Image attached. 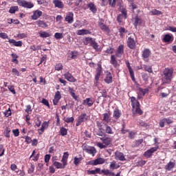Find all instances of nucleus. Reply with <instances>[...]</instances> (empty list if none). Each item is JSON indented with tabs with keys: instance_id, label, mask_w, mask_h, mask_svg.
I'll return each mask as SVG.
<instances>
[{
	"instance_id": "f257e3e1",
	"label": "nucleus",
	"mask_w": 176,
	"mask_h": 176,
	"mask_svg": "<svg viewBox=\"0 0 176 176\" xmlns=\"http://www.w3.org/2000/svg\"><path fill=\"white\" fill-rule=\"evenodd\" d=\"M131 105L133 107V113H138V115H142V110L140 109V102L135 99V97L132 96L131 98Z\"/></svg>"
},
{
	"instance_id": "f03ea898",
	"label": "nucleus",
	"mask_w": 176,
	"mask_h": 176,
	"mask_svg": "<svg viewBox=\"0 0 176 176\" xmlns=\"http://www.w3.org/2000/svg\"><path fill=\"white\" fill-rule=\"evenodd\" d=\"M173 78V70L165 69L164 71V78H162L163 83H170Z\"/></svg>"
},
{
	"instance_id": "7ed1b4c3",
	"label": "nucleus",
	"mask_w": 176,
	"mask_h": 176,
	"mask_svg": "<svg viewBox=\"0 0 176 176\" xmlns=\"http://www.w3.org/2000/svg\"><path fill=\"white\" fill-rule=\"evenodd\" d=\"M85 45H91V46H92V47H94V49L95 50H100V49L98 48V44L96 42V41L94 39H93L91 37H87L85 38Z\"/></svg>"
},
{
	"instance_id": "20e7f679",
	"label": "nucleus",
	"mask_w": 176,
	"mask_h": 176,
	"mask_svg": "<svg viewBox=\"0 0 176 176\" xmlns=\"http://www.w3.org/2000/svg\"><path fill=\"white\" fill-rule=\"evenodd\" d=\"M18 5H19V6H23V8H27L28 9L34 8V4L32 3L25 0H18Z\"/></svg>"
},
{
	"instance_id": "39448f33",
	"label": "nucleus",
	"mask_w": 176,
	"mask_h": 176,
	"mask_svg": "<svg viewBox=\"0 0 176 176\" xmlns=\"http://www.w3.org/2000/svg\"><path fill=\"white\" fill-rule=\"evenodd\" d=\"M121 13L117 17L118 23H122L123 19H127V10H126V8H122Z\"/></svg>"
},
{
	"instance_id": "423d86ee",
	"label": "nucleus",
	"mask_w": 176,
	"mask_h": 176,
	"mask_svg": "<svg viewBox=\"0 0 176 176\" xmlns=\"http://www.w3.org/2000/svg\"><path fill=\"white\" fill-rule=\"evenodd\" d=\"M83 150L85 151L87 153H89V155H91L92 156H95L97 153V150H96V148L93 146H85L83 148Z\"/></svg>"
},
{
	"instance_id": "0eeeda50",
	"label": "nucleus",
	"mask_w": 176,
	"mask_h": 176,
	"mask_svg": "<svg viewBox=\"0 0 176 176\" xmlns=\"http://www.w3.org/2000/svg\"><path fill=\"white\" fill-rule=\"evenodd\" d=\"M152 53L149 49H144L142 52V57L144 61L148 63L149 57Z\"/></svg>"
},
{
	"instance_id": "6e6552de",
	"label": "nucleus",
	"mask_w": 176,
	"mask_h": 176,
	"mask_svg": "<svg viewBox=\"0 0 176 176\" xmlns=\"http://www.w3.org/2000/svg\"><path fill=\"white\" fill-rule=\"evenodd\" d=\"M105 163V160L104 158L99 157L95 160L89 162V164L91 166H98V164H104Z\"/></svg>"
},
{
	"instance_id": "1a4fd4ad",
	"label": "nucleus",
	"mask_w": 176,
	"mask_h": 176,
	"mask_svg": "<svg viewBox=\"0 0 176 176\" xmlns=\"http://www.w3.org/2000/svg\"><path fill=\"white\" fill-rule=\"evenodd\" d=\"M87 120V115L86 113L81 114L76 122V126H80L83 122Z\"/></svg>"
},
{
	"instance_id": "9d476101",
	"label": "nucleus",
	"mask_w": 176,
	"mask_h": 176,
	"mask_svg": "<svg viewBox=\"0 0 176 176\" xmlns=\"http://www.w3.org/2000/svg\"><path fill=\"white\" fill-rule=\"evenodd\" d=\"M103 122H106V123H115L114 120H111V114L109 113H103Z\"/></svg>"
},
{
	"instance_id": "9b49d317",
	"label": "nucleus",
	"mask_w": 176,
	"mask_h": 176,
	"mask_svg": "<svg viewBox=\"0 0 176 176\" xmlns=\"http://www.w3.org/2000/svg\"><path fill=\"white\" fill-rule=\"evenodd\" d=\"M157 149H159V146L150 148L149 150L146 151L144 153V156L146 157H151V156H152V153H153L154 152H156Z\"/></svg>"
},
{
	"instance_id": "f8f14e48",
	"label": "nucleus",
	"mask_w": 176,
	"mask_h": 176,
	"mask_svg": "<svg viewBox=\"0 0 176 176\" xmlns=\"http://www.w3.org/2000/svg\"><path fill=\"white\" fill-rule=\"evenodd\" d=\"M127 46L129 49H135V41L131 37H129L127 40Z\"/></svg>"
},
{
	"instance_id": "ddd939ff",
	"label": "nucleus",
	"mask_w": 176,
	"mask_h": 176,
	"mask_svg": "<svg viewBox=\"0 0 176 176\" xmlns=\"http://www.w3.org/2000/svg\"><path fill=\"white\" fill-rule=\"evenodd\" d=\"M65 20L69 23V24H72V23H74V13L72 12H68L66 14Z\"/></svg>"
},
{
	"instance_id": "4468645a",
	"label": "nucleus",
	"mask_w": 176,
	"mask_h": 176,
	"mask_svg": "<svg viewBox=\"0 0 176 176\" xmlns=\"http://www.w3.org/2000/svg\"><path fill=\"white\" fill-rule=\"evenodd\" d=\"M124 46H123V45H119L116 52V56L117 57H122V56H123V53H124Z\"/></svg>"
},
{
	"instance_id": "2eb2a0df",
	"label": "nucleus",
	"mask_w": 176,
	"mask_h": 176,
	"mask_svg": "<svg viewBox=\"0 0 176 176\" xmlns=\"http://www.w3.org/2000/svg\"><path fill=\"white\" fill-rule=\"evenodd\" d=\"M95 100L93 98H88L83 100V105H87L88 107H91L94 104Z\"/></svg>"
},
{
	"instance_id": "dca6fc26",
	"label": "nucleus",
	"mask_w": 176,
	"mask_h": 176,
	"mask_svg": "<svg viewBox=\"0 0 176 176\" xmlns=\"http://www.w3.org/2000/svg\"><path fill=\"white\" fill-rule=\"evenodd\" d=\"M115 159L116 160H120L121 162H123L124 160H126V158L124 157V155L123 153H120L119 151H117L115 153Z\"/></svg>"
},
{
	"instance_id": "f3484780",
	"label": "nucleus",
	"mask_w": 176,
	"mask_h": 176,
	"mask_svg": "<svg viewBox=\"0 0 176 176\" xmlns=\"http://www.w3.org/2000/svg\"><path fill=\"white\" fill-rule=\"evenodd\" d=\"M43 12L42 11L37 10L33 12V14L32 15V20H38L41 16H42Z\"/></svg>"
},
{
	"instance_id": "a211bd4d",
	"label": "nucleus",
	"mask_w": 176,
	"mask_h": 176,
	"mask_svg": "<svg viewBox=\"0 0 176 176\" xmlns=\"http://www.w3.org/2000/svg\"><path fill=\"white\" fill-rule=\"evenodd\" d=\"M61 99V94L60 91H57L54 96V99L53 100L54 105L58 104V101Z\"/></svg>"
},
{
	"instance_id": "6ab92c4d",
	"label": "nucleus",
	"mask_w": 176,
	"mask_h": 176,
	"mask_svg": "<svg viewBox=\"0 0 176 176\" xmlns=\"http://www.w3.org/2000/svg\"><path fill=\"white\" fill-rule=\"evenodd\" d=\"M102 75V68L101 67V65H98L97 73L95 77V80L96 82H98V79H100V76Z\"/></svg>"
},
{
	"instance_id": "aec40b11",
	"label": "nucleus",
	"mask_w": 176,
	"mask_h": 176,
	"mask_svg": "<svg viewBox=\"0 0 176 176\" xmlns=\"http://www.w3.org/2000/svg\"><path fill=\"white\" fill-rule=\"evenodd\" d=\"M110 63L112 64V65H113L115 68H118V67H119V61L116 60V58L114 55L111 56Z\"/></svg>"
},
{
	"instance_id": "412c9836",
	"label": "nucleus",
	"mask_w": 176,
	"mask_h": 176,
	"mask_svg": "<svg viewBox=\"0 0 176 176\" xmlns=\"http://www.w3.org/2000/svg\"><path fill=\"white\" fill-rule=\"evenodd\" d=\"M49 127V123L47 122H44L42 125L41 128L38 129V134H43V131L46 130Z\"/></svg>"
},
{
	"instance_id": "4be33fe9",
	"label": "nucleus",
	"mask_w": 176,
	"mask_h": 176,
	"mask_svg": "<svg viewBox=\"0 0 176 176\" xmlns=\"http://www.w3.org/2000/svg\"><path fill=\"white\" fill-rule=\"evenodd\" d=\"M63 76H65V78L69 82H75L76 80L74 76H72V74H71L69 72H66Z\"/></svg>"
},
{
	"instance_id": "5701e85b",
	"label": "nucleus",
	"mask_w": 176,
	"mask_h": 176,
	"mask_svg": "<svg viewBox=\"0 0 176 176\" xmlns=\"http://www.w3.org/2000/svg\"><path fill=\"white\" fill-rule=\"evenodd\" d=\"M87 8H89V10H91L92 13H97V7L94 3H89L87 4Z\"/></svg>"
},
{
	"instance_id": "b1692460",
	"label": "nucleus",
	"mask_w": 176,
	"mask_h": 176,
	"mask_svg": "<svg viewBox=\"0 0 176 176\" xmlns=\"http://www.w3.org/2000/svg\"><path fill=\"white\" fill-rule=\"evenodd\" d=\"M98 127L99 128V131L97 133L98 135H100V137H102L105 133H104V129H102V125H101V123L100 122H97Z\"/></svg>"
},
{
	"instance_id": "393cba45",
	"label": "nucleus",
	"mask_w": 176,
	"mask_h": 176,
	"mask_svg": "<svg viewBox=\"0 0 176 176\" xmlns=\"http://www.w3.org/2000/svg\"><path fill=\"white\" fill-rule=\"evenodd\" d=\"M54 4L55 5V7L58 9H63V8H64V3L60 0H54Z\"/></svg>"
},
{
	"instance_id": "a878e982",
	"label": "nucleus",
	"mask_w": 176,
	"mask_h": 176,
	"mask_svg": "<svg viewBox=\"0 0 176 176\" xmlns=\"http://www.w3.org/2000/svg\"><path fill=\"white\" fill-rule=\"evenodd\" d=\"M68 156H69V154H68V152H65L63 153L61 162L64 166H67V162L68 160Z\"/></svg>"
},
{
	"instance_id": "bb28decb",
	"label": "nucleus",
	"mask_w": 176,
	"mask_h": 176,
	"mask_svg": "<svg viewBox=\"0 0 176 176\" xmlns=\"http://www.w3.org/2000/svg\"><path fill=\"white\" fill-rule=\"evenodd\" d=\"M122 116V111L119 109H115L113 113V117L114 119H119Z\"/></svg>"
},
{
	"instance_id": "cd10ccee",
	"label": "nucleus",
	"mask_w": 176,
	"mask_h": 176,
	"mask_svg": "<svg viewBox=\"0 0 176 176\" xmlns=\"http://www.w3.org/2000/svg\"><path fill=\"white\" fill-rule=\"evenodd\" d=\"M36 23L38 27H41V28H47L48 25L47 23H46L43 21L38 20Z\"/></svg>"
},
{
	"instance_id": "c85d7f7f",
	"label": "nucleus",
	"mask_w": 176,
	"mask_h": 176,
	"mask_svg": "<svg viewBox=\"0 0 176 176\" xmlns=\"http://www.w3.org/2000/svg\"><path fill=\"white\" fill-rule=\"evenodd\" d=\"M173 40H174V37H173L172 35L165 34L164 36V38H163L164 42H173Z\"/></svg>"
},
{
	"instance_id": "c756f323",
	"label": "nucleus",
	"mask_w": 176,
	"mask_h": 176,
	"mask_svg": "<svg viewBox=\"0 0 176 176\" xmlns=\"http://www.w3.org/2000/svg\"><path fill=\"white\" fill-rule=\"evenodd\" d=\"M104 82L106 83H112V75L111 74L110 72H107L106 74V78H104Z\"/></svg>"
},
{
	"instance_id": "7c9ffc66",
	"label": "nucleus",
	"mask_w": 176,
	"mask_h": 176,
	"mask_svg": "<svg viewBox=\"0 0 176 176\" xmlns=\"http://www.w3.org/2000/svg\"><path fill=\"white\" fill-rule=\"evenodd\" d=\"M89 34H91L90 31L85 29L77 31V35H87Z\"/></svg>"
},
{
	"instance_id": "2f4dec72",
	"label": "nucleus",
	"mask_w": 176,
	"mask_h": 176,
	"mask_svg": "<svg viewBox=\"0 0 176 176\" xmlns=\"http://www.w3.org/2000/svg\"><path fill=\"white\" fill-rule=\"evenodd\" d=\"M138 25H142V20L138 18V16H136L135 18L134 26L135 27V28H137Z\"/></svg>"
},
{
	"instance_id": "473e14b6",
	"label": "nucleus",
	"mask_w": 176,
	"mask_h": 176,
	"mask_svg": "<svg viewBox=\"0 0 176 176\" xmlns=\"http://www.w3.org/2000/svg\"><path fill=\"white\" fill-rule=\"evenodd\" d=\"M119 167H120V165L116 164L115 161L110 163L109 168L111 170H116V168H119Z\"/></svg>"
},
{
	"instance_id": "72a5a7b5",
	"label": "nucleus",
	"mask_w": 176,
	"mask_h": 176,
	"mask_svg": "<svg viewBox=\"0 0 176 176\" xmlns=\"http://www.w3.org/2000/svg\"><path fill=\"white\" fill-rule=\"evenodd\" d=\"M175 167V163L173 162H170L168 163V164L165 166L166 170H168L170 171L172 168H174Z\"/></svg>"
},
{
	"instance_id": "f704fd0d",
	"label": "nucleus",
	"mask_w": 176,
	"mask_h": 176,
	"mask_svg": "<svg viewBox=\"0 0 176 176\" xmlns=\"http://www.w3.org/2000/svg\"><path fill=\"white\" fill-rule=\"evenodd\" d=\"M100 30H102V31H103V32H106L107 34H109V32L111 31V30L109 29V28L106 25H102L101 26H99Z\"/></svg>"
},
{
	"instance_id": "c9c22d12",
	"label": "nucleus",
	"mask_w": 176,
	"mask_h": 176,
	"mask_svg": "<svg viewBox=\"0 0 176 176\" xmlns=\"http://www.w3.org/2000/svg\"><path fill=\"white\" fill-rule=\"evenodd\" d=\"M54 166L56 167V168H65L66 165H64V164H61L58 162H54Z\"/></svg>"
},
{
	"instance_id": "e433bc0d",
	"label": "nucleus",
	"mask_w": 176,
	"mask_h": 176,
	"mask_svg": "<svg viewBox=\"0 0 176 176\" xmlns=\"http://www.w3.org/2000/svg\"><path fill=\"white\" fill-rule=\"evenodd\" d=\"M105 133H107V134H113V131H112V128L107 124H105Z\"/></svg>"
},
{
	"instance_id": "4c0bfd02",
	"label": "nucleus",
	"mask_w": 176,
	"mask_h": 176,
	"mask_svg": "<svg viewBox=\"0 0 176 176\" xmlns=\"http://www.w3.org/2000/svg\"><path fill=\"white\" fill-rule=\"evenodd\" d=\"M63 120L66 122V123H74V120H75V119L74 117H65Z\"/></svg>"
},
{
	"instance_id": "58836bf2",
	"label": "nucleus",
	"mask_w": 176,
	"mask_h": 176,
	"mask_svg": "<svg viewBox=\"0 0 176 176\" xmlns=\"http://www.w3.org/2000/svg\"><path fill=\"white\" fill-rule=\"evenodd\" d=\"M148 91H149V89H142V88L139 89V94H140L141 96L146 95V93H148Z\"/></svg>"
},
{
	"instance_id": "ea45409f",
	"label": "nucleus",
	"mask_w": 176,
	"mask_h": 176,
	"mask_svg": "<svg viewBox=\"0 0 176 176\" xmlns=\"http://www.w3.org/2000/svg\"><path fill=\"white\" fill-rule=\"evenodd\" d=\"M150 13H151V14H153V16H155V15L159 16V15L162 14V12H160V11H159V10H155V9L152 10L150 12Z\"/></svg>"
},
{
	"instance_id": "a19ab883",
	"label": "nucleus",
	"mask_w": 176,
	"mask_h": 176,
	"mask_svg": "<svg viewBox=\"0 0 176 176\" xmlns=\"http://www.w3.org/2000/svg\"><path fill=\"white\" fill-rule=\"evenodd\" d=\"M39 35L41 38H49L50 36V34L46 32H41L39 33Z\"/></svg>"
},
{
	"instance_id": "79ce46f5",
	"label": "nucleus",
	"mask_w": 176,
	"mask_h": 176,
	"mask_svg": "<svg viewBox=\"0 0 176 176\" xmlns=\"http://www.w3.org/2000/svg\"><path fill=\"white\" fill-rule=\"evenodd\" d=\"M144 70L147 72H149V74H152L153 72V70H152V66L149 65H144Z\"/></svg>"
},
{
	"instance_id": "37998d69",
	"label": "nucleus",
	"mask_w": 176,
	"mask_h": 176,
	"mask_svg": "<svg viewBox=\"0 0 176 176\" xmlns=\"http://www.w3.org/2000/svg\"><path fill=\"white\" fill-rule=\"evenodd\" d=\"M17 10H19V7L13 6L10 8L9 12L13 14V13H16V12H17Z\"/></svg>"
},
{
	"instance_id": "c03bdc74",
	"label": "nucleus",
	"mask_w": 176,
	"mask_h": 176,
	"mask_svg": "<svg viewBox=\"0 0 176 176\" xmlns=\"http://www.w3.org/2000/svg\"><path fill=\"white\" fill-rule=\"evenodd\" d=\"M54 38H56V39H63L64 36H63V33L56 32L54 34Z\"/></svg>"
},
{
	"instance_id": "a18cd8bd",
	"label": "nucleus",
	"mask_w": 176,
	"mask_h": 176,
	"mask_svg": "<svg viewBox=\"0 0 176 176\" xmlns=\"http://www.w3.org/2000/svg\"><path fill=\"white\" fill-rule=\"evenodd\" d=\"M60 135H63V136L67 135V129L64 127L60 128Z\"/></svg>"
},
{
	"instance_id": "49530a36",
	"label": "nucleus",
	"mask_w": 176,
	"mask_h": 176,
	"mask_svg": "<svg viewBox=\"0 0 176 176\" xmlns=\"http://www.w3.org/2000/svg\"><path fill=\"white\" fill-rule=\"evenodd\" d=\"M103 144H104V146H108V145H111V140L108 138H105L104 140H103Z\"/></svg>"
},
{
	"instance_id": "de8ad7c7",
	"label": "nucleus",
	"mask_w": 176,
	"mask_h": 176,
	"mask_svg": "<svg viewBox=\"0 0 176 176\" xmlns=\"http://www.w3.org/2000/svg\"><path fill=\"white\" fill-rule=\"evenodd\" d=\"M37 3L38 5H43L44 6H47V2L46 0H37Z\"/></svg>"
},
{
	"instance_id": "09e8293b",
	"label": "nucleus",
	"mask_w": 176,
	"mask_h": 176,
	"mask_svg": "<svg viewBox=\"0 0 176 176\" xmlns=\"http://www.w3.org/2000/svg\"><path fill=\"white\" fill-rule=\"evenodd\" d=\"M79 162H82V157H74V164H76V166H78V164H79Z\"/></svg>"
},
{
	"instance_id": "8fccbe9b",
	"label": "nucleus",
	"mask_w": 176,
	"mask_h": 176,
	"mask_svg": "<svg viewBox=\"0 0 176 176\" xmlns=\"http://www.w3.org/2000/svg\"><path fill=\"white\" fill-rule=\"evenodd\" d=\"M55 69L56 71H61L63 69V65L61 63L56 64Z\"/></svg>"
},
{
	"instance_id": "3c124183",
	"label": "nucleus",
	"mask_w": 176,
	"mask_h": 176,
	"mask_svg": "<svg viewBox=\"0 0 176 176\" xmlns=\"http://www.w3.org/2000/svg\"><path fill=\"white\" fill-rule=\"evenodd\" d=\"M8 89L12 93V94H16V91L14 90V87L13 85H9Z\"/></svg>"
},
{
	"instance_id": "603ef678",
	"label": "nucleus",
	"mask_w": 176,
	"mask_h": 176,
	"mask_svg": "<svg viewBox=\"0 0 176 176\" xmlns=\"http://www.w3.org/2000/svg\"><path fill=\"white\" fill-rule=\"evenodd\" d=\"M119 32L120 34V36H123L124 34H126L127 31H126V29L124 28H121L119 30Z\"/></svg>"
},
{
	"instance_id": "864d4df0",
	"label": "nucleus",
	"mask_w": 176,
	"mask_h": 176,
	"mask_svg": "<svg viewBox=\"0 0 176 176\" xmlns=\"http://www.w3.org/2000/svg\"><path fill=\"white\" fill-rule=\"evenodd\" d=\"M17 38H19V39H23L24 38H27V34H25V33L18 34Z\"/></svg>"
},
{
	"instance_id": "5fc2aeb1",
	"label": "nucleus",
	"mask_w": 176,
	"mask_h": 176,
	"mask_svg": "<svg viewBox=\"0 0 176 176\" xmlns=\"http://www.w3.org/2000/svg\"><path fill=\"white\" fill-rule=\"evenodd\" d=\"M4 115L6 118H9V116L12 115V111H10V108H9L6 111L4 112Z\"/></svg>"
},
{
	"instance_id": "6e6d98bb",
	"label": "nucleus",
	"mask_w": 176,
	"mask_h": 176,
	"mask_svg": "<svg viewBox=\"0 0 176 176\" xmlns=\"http://www.w3.org/2000/svg\"><path fill=\"white\" fill-rule=\"evenodd\" d=\"M145 163H146L145 160H141L137 163V166H139L140 167H142V166H144Z\"/></svg>"
},
{
	"instance_id": "4d7b16f0",
	"label": "nucleus",
	"mask_w": 176,
	"mask_h": 176,
	"mask_svg": "<svg viewBox=\"0 0 176 176\" xmlns=\"http://www.w3.org/2000/svg\"><path fill=\"white\" fill-rule=\"evenodd\" d=\"M97 146H98V148H100V149H105V148H107V146L101 142H98Z\"/></svg>"
},
{
	"instance_id": "13d9d810",
	"label": "nucleus",
	"mask_w": 176,
	"mask_h": 176,
	"mask_svg": "<svg viewBox=\"0 0 176 176\" xmlns=\"http://www.w3.org/2000/svg\"><path fill=\"white\" fill-rule=\"evenodd\" d=\"M117 1L118 0H109V5H111L112 8H115Z\"/></svg>"
},
{
	"instance_id": "bf43d9fd",
	"label": "nucleus",
	"mask_w": 176,
	"mask_h": 176,
	"mask_svg": "<svg viewBox=\"0 0 176 176\" xmlns=\"http://www.w3.org/2000/svg\"><path fill=\"white\" fill-rule=\"evenodd\" d=\"M12 63H14L16 61H17V58H19V56H17V54H12Z\"/></svg>"
},
{
	"instance_id": "052dcab7",
	"label": "nucleus",
	"mask_w": 176,
	"mask_h": 176,
	"mask_svg": "<svg viewBox=\"0 0 176 176\" xmlns=\"http://www.w3.org/2000/svg\"><path fill=\"white\" fill-rule=\"evenodd\" d=\"M0 38H2V39H8V34L3 32L0 33Z\"/></svg>"
},
{
	"instance_id": "680f3d73",
	"label": "nucleus",
	"mask_w": 176,
	"mask_h": 176,
	"mask_svg": "<svg viewBox=\"0 0 176 176\" xmlns=\"http://www.w3.org/2000/svg\"><path fill=\"white\" fill-rule=\"evenodd\" d=\"M102 173L104 174V175H109L111 174V170L108 169H103L102 170Z\"/></svg>"
},
{
	"instance_id": "e2e57ef3",
	"label": "nucleus",
	"mask_w": 176,
	"mask_h": 176,
	"mask_svg": "<svg viewBox=\"0 0 176 176\" xmlns=\"http://www.w3.org/2000/svg\"><path fill=\"white\" fill-rule=\"evenodd\" d=\"M78 52L74 51L72 52V58L75 59L78 57Z\"/></svg>"
},
{
	"instance_id": "0e129e2a",
	"label": "nucleus",
	"mask_w": 176,
	"mask_h": 176,
	"mask_svg": "<svg viewBox=\"0 0 176 176\" xmlns=\"http://www.w3.org/2000/svg\"><path fill=\"white\" fill-rule=\"evenodd\" d=\"M25 112H27V113H31V112H32V109H31V105L29 104L26 107Z\"/></svg>"
},
{
	"instance_id": "69168bd1",
	"label": "nucleus",
	"mask_w": 176,
	"mask_h": 176,
	"mask_svg": "<svg viewBox=\"0 0 176 176\" xmlns=\"http://www.w3.org/2000/svg\"><path fill=\"white\" fill-rule=\"evenodd\" d=\"M12 133H13L14 137H19V134H20V131H19V129L13 130Z\"/></svg>"
},
{
	"instance_id": "338daca9",
	"label": "nucleus",
	"mask_w": 176,
	"mask_h": 176,
	"mask_svg": "<svg viewBox=\"0 0 176 176\" xmlns=\"http://www.w3.org/2000/svg\"><path fill=\"white\" fill-rule=\"evenodd\" d=\"M42 104H43L44 105H45L46 107H50L49 105V101H47V100L43 98L41 101Z\"/></svg>"
},
{
	"instance_id": "774afa93",
	"label": "nucleus",
	"mask_w": 176,
	"mask_h": 176,
	"mask_svg": "<svg viewBox=\"0 0 176 176\" xmlns=\"http://www.w3.org/2000/svg\"><path fill=\"white\" fill-rule=\"evenodd\" d=\"M34 170H35V166L32 164L30 168L28 170L29 174H32V173H34Z\"/></svg>"
}]
</instances>
